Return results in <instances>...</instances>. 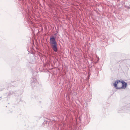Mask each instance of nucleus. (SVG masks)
Segmentation results:
<instances>
[{"mask_svg": "<svg viewBox=\"0 0 130 130\" xmlns=\"http://www.w3.org/2000/svg\"><path fill=\"white\" fill-rule=\"evenodd\" d=\"M115 88L118 89H124L127 86V84L122 80H118L113 84Z\"/></svg>", "mask_w": 130, "mask_h": 130, "instance_id": "nucleus-1", "label": "nucleus"}, {"mask_svg": "<svg viewBox=\"0 0 130 130\" xmlns=\"http://www.w3.org/2000/svg\"><path fill=\"white\" fill-rule=\"evenodd\" d=\"M50 43L53 50L55 52L57 51V43L56 42L55 39L54 37L50 38Z\"/></svg>", "mask_w": 130, "mask_h": 130, "instance_id": "nucleus-2", "label": "nucleus"}]
</instances>
